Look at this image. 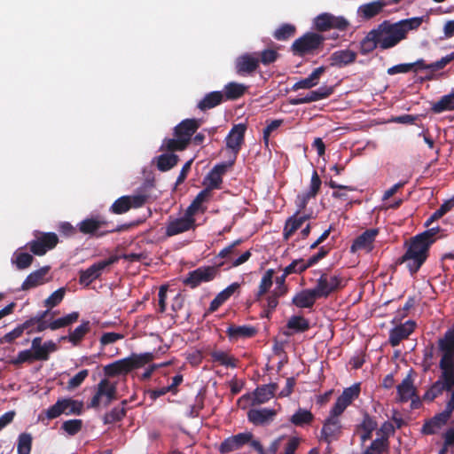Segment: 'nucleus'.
<instances>
[{
  "label": "nucleus",
  "instance_id": "1",
  "mask_svg": "<svg viewBox=\"0 0 454 454\" xmlns=\"http://www.w3.org/2000/svg\"><path fill=\"white\" fill-rule=\"evenodd\" d=\"M424 17H413L392 23L384 20L373 28L380 50L394 48L400 42L406 39L410 30H415L420 27Z\"/></svg>",
  "mask_w": 454,
  "mask_h": 454
},
{
  "label": "nucleus",
  "instance_id": "2",
  "mask_svg": "<svg viewBox=\"0 0 454 454\" xmlns=\"http://www.w3.org/2000/svg\"><path fill=\"white\" fill-rule=\"evenodd\" d=\"M438 229H430L411 239L405 254L399 259L400 263H406L411 274L416 273L427 258L430 246L434 243V236Z\"/></svg>",
  "mask_w": 454,
  "mask_h": 454
},
{
  "label": "nucleus",
  "instance_id": "3",
  "mask_svg": "<svg viewBox=\"0 0 454 454\" xmlns=\"http://www.w3.org/2000/svg\"><path fill=\"white\" fill-rule=\"evenodd\" d=\"M128 225L110 226L109 222L99 216L85 218L77 224L78 231L83 235L96 238H101L113 232H120L128 229Z\"/></svg>",
  "mask_w": 454,
  "mask_h": 454
},
{
  "label": "nucleus",
  "instance_id": "4",
  "mask_svg": "<svg viewBox=\"0 0 454 454\" xmlns=\"http://www.w3.org/2000/svg\"><path fill=\"white\" fill-rule=\"evenodd\" d=\"M325 41V37L323 35L316 32H307L294 40L291 50L294 55L299 57L313 55L323 47Z\"/></svg>",
  "mask_w": 454,
  "mask_h": 454
},
{
  "label": "nucleus",
  "instance_id": "5",
  "mask_svg": "<svg viewBox=\"0 0 454 454\" xmlns=\"http://www.w3.org/2000/svg\"><path fill=\"white\" fill-rule=\"evenodd\" d=\"M349 26V21L343 16H334L329 12H323L313 20V27L318 32H325L330 29L345 32Z\"/></svg>",
  "mask_w": 454,
  "mask_h": 454
},
{
  "label": "nucleus",
  "instance_id": "6",
  "mask_svg": "<svg viewBox=\"0 0 454 454\" xmlns=\"http://www.w3.org/2000/svg\"><path fill=\"white\" fill-rule=\"evenodd\" d=\"M223 263L215 266L200 267L187 274L183 279V284L191 288H196L202 283L212 281L219 273Z\"/></svg>",
  "mask_w": 454,
  "mask_h": 454
},
{
  "label": "nucleus",
  "instance_id": "7",
  "mask_svg": "<svg viewBox=\"0 0 454 454\" xmlns=\"http://www.w3.org/2000/svg\"><path fill=\"white\" fill-rule=\"evenodd\" d=\"M118 261V255H111L106 260L93 263L84 270H80L79 283L85 286H90L94 280L99 278L105 269L116 263Z\"/></svg>",
  "mask_w": 454,
  "mask_h": 454
},
{
  "label": "nucleus",
  "instance_id": "8",
  "mask_svg": "<svg viewBox=\"0 0 454 454\" xmlns=\"http://www.w3.org/2000/svg\"><path fill=\"white\" fill-rule=\"evenodd\" d=\"M341 281L342 279L339 275L329 276L327 273L322 272L313 290L319 299L327 298L333 293L343 287Z\"/></svg>",
  "mask_w": 454,
  "mask_h": 454
},
{
  "label": "nucleus",
  "instance_id": "9",
  "mask_svg": "<svg viewBox=\"0 0 454 454\" xmlns=\"http://www.w3.org/2000/svg\"><path fill=\"white\" fill-rule=\"evenodd\" d=\"M59 243L58 235L54 232H43L35 239L30 241L27 246L30 251L38 256L44 255L49 250L53 249Z\"/></svg>",
  "mask_w": 454,
  "mask_h": 454
},
{
  "label": "nucleus",
  "instance_id": "10",
  "mask_svg": "<svg viewBox=\"0 0 454 454\" xmlns=\"http://www.w3.org/2000/svg\"><path fill=\"white\" fill-rule=\"evenodd\" d=\"M251 437H254L251 432L239 433L229 436L220 443L217 450L221 454H228L240 450L243 446L248 444Z\"/></svg>",
  "mask_w": 454,
  "mask_h": 454
},
{
  "label": "nucleus",
  "instance_id": "11",
  "mask_svg": "<svg viewBox=\"0 0 454 454\" xmlns=\"http://www.w3.org/2000/svg\"><path fill=\"white\" fill-rule=\"evenodd\" d=\"M247 130V125L244 123H239L234 125L230 130L229 134L225 138L226 147L234 153V160L238 153H239L242 145L245 141V133Z\"/></svg>",
  "mask_w": 454,
  "mask_h": 454
},
{
  "label": "nucleus",
  "instance_id": "12",
  "mask_svg": "<svg viewBox=\"0 0 454 454\" xmlns=\"http://www.w3.org/2000/svg\"><path fill=\"white\" fill-rule=\"evenodd\" d=\"M234 164V160L227 162L216 164L205 177L206 189L212 190L220 189L223 183V176Z\"/></svg>",
  "mask_w": 454,
  "mask_h": 454
},
{
  "label": "nucleus",
  "instance_id": "13",
  "mask_svg": "<svg viewBox=\"0 0 454 454\" xmlns=\"http://www.w3.org/2000/svg\"><path fill=\"white\" fill-rule=\"evenodd\" d=\"M341 428L342 427L339 416H333L330 413L328 418L324 421L321 429V440L331 443L333 440H337L340 437Z\"/></svg>",
  "mask_w": 454,
  "mask_h": 454
},
{
  "label": "nucleus",
  "instance_id": "14",
  "mask_svg": "<svg viewBox=\"0 0 454 454\" xmlns=\"http://www.w3.org/2000/svg\"><path fill=\"white\" fill-rule=\"evenodd\" d=\"M259 67V58L251 53L239 56L235 60V71L240 76L253 75Z\"/></svg>",
  "mask_w": 454,
  "mask_h": 454
},
{
  "label": "nucleus",
  "instance_id": "15",
  "mask_svg": "<svg viewBox=\"0 0 454 454\" xmlns=\"http://www.w3.org/2000/svg\"><path fill=\"white\" fill-rule=\"evenodd\" d=\"M242 243V239H237L233 241L231 245L222 249L218 257L226 258L228 261L231 262V267H238L243 263H245L251 256L250 251H246L239 257L235 258V256L239 254L238 246Z\"/></svg>",
  "mask_w": 454,
  "mask_h": 454
},
{
  "label": "nucleus",
  "instance_id": "16",
  "mask_svg": "<svg viewBox=\"0 0 454 454\" xmlns=\"http://www.w3.org/2000/svg\"><path fill=\"white\" fill-rule=\"evenodd\" d=\"M201 121L199 119H185L177 124L174 129L175 137H179L185 144L189 145L192 135L200 127Z\"/></svg>",
  "mask_w": 454,
  "mask_h": 454
},
{
  "label": "nucleus",
  "instance_id": "17",
  "mask_svg": "<svg viewBox=\"0 0 454 454\" xmlns=\"http://www.w3.org/2000/svg\"><path fill=\"white\" fill-rule=\"evenodd\" d=\"M413 371L411 370L407 376L403 380V381L397 386V395L398 400L401 403H407L409 400L412 401L411 406L416 408L415 401L413 397L419 398L417 395V389L414 387L413 379H412Z\"/></svg>",
  "mask_w": 454,
  "mask_h": 454
},
{
  "label": "nucleus",
  "instance_id": "18",
  "mask_svg": "<svg viewBox=\"0 0 454 454\" xmlns=\"http://www.w3.org/2000/svg\"><path fill=\"white\" fill-rule=\"evenodd\" d=\"M450 418L451 416L444 411L435 414L433 418L425 421L421 433L427 435L438 434L447 425Z\"/></svg>",
  "mask_w": 454,
  "mask_h": 454
},
{
  "label": "nucleus",
  "instance_id": "19",
  "mask_svg": "<svg viewBox=\"0 0 454 454\" xmlns=\"http://www.w3.org/2000/svg\"><path fill=\"white\" fill-rule=\"evenodd\" d=\"M416 324L412 320H408L404 324H401L389 332V344L396 347L403 340L407 339L414 331Z\"/></svg>",
  "mask_w": 454,
  "mask_h": 454
},
{
  "label": "nucleus",
  "instance_id": "20",
  "mask_svg": "<svg viewBox=\"0 0 454 454\" xmlns=\"http://www.w3.org/2000/svg\"><path fill=\"white\" fill-rule=\"evenodd\" d=\"M195 225V219L192 215L185 214L184 217L171 221L166 227V235L172 237L179 233L193 229Z\"/></svg>",
  "mask_w": 454,
  "mask_h": 454
},
{
  "label": "nucleus",
  "instance_id": "21",
  "mask_svg": "<svg viewBox=\"0 0 454 454\" xmlns=\"http://www.w3.org/2000/svg\"><path fill=\"white\" fill-rule=\"evenodd\" d=\"M452 60H454V52H451L442 57L440 60L431 64H427L426 61L422 59L410 64L412 65L411 71L415 73H418L421 70H430L431 72H436L443 69Z\"/></svg>",
  "mask_w": 454,
  "mask_h": 454
},
{
  "label": "nucleus",
  "instance_id": "22",
  "mask_svg": "<svg viewBox=\"0 0 454 454\" xmlns=\"http://www.w3.org/2000/svg\"><path fill=\"white\" fill-rule=\"evenodd\" d=\"M378 234L379 229L377 228L366 230L353 241L350 247L351 251L356 252L362 249L371 251L372 248V243Z\"/></svg>",
  "mask_w": 454,
  "mask_h": 454
},
{
  "label": "nucleus",
  "instance_id": "23",
  "mask_svg": "<svg viewBox=\"0 0 454 454\" xmlns=\"http://www.w3.org/2000/svg\"><path fill=\"white\" fill-rule=\"evenodd\" d=\"M357 54L356 51L349 49L339 50L331 54L329 57L330 66L336 67H343L353 64L356 59Z\"/></svg>",
  "mask_w": 454,
  "mask_h": 454
},
{
  "label": "nucleus",
  "instance_id": "24",
  "mask_svg": "<svg viewBox=\"0 0 454 454\" xmlns=\"http://www.w3.org/2000/svg\"><path fill=\"white\" fill-rule=\"evenodd\" d=\"M51 270L50 266H43L31 272L21 285V290L27 291L38 286L44 284L47 279L46 276Z\"/></svg>",
  "mask_w": 454,
  "mask_h": 454
},
{
  "label": "nucleus",
  "instance_id": "25",
  "mask_svg": "<svg viewBox=\"0 0 454 454\" xmlns=\"http://www.w3.org/2000/svg\"><path fill=\"white\" fill-rule=\"evenodd\" d=\"M276 414L277 412L273 409H251L247 412V419L255 426H262L272 421Z\"/></svg>",
  "mask_w": 454,
  "mask_h": 454
},
{
  "label": "nucleus",
  "instance_id": "26",
  "mask_svg": "<svg viewBox=\"0 0 454 454\" xmlns=\"http://www.w3.org/2000/svg\"><path fill=\"white\" fill-rule=\"evenodd\" d=\"M133 371L131 361L129 357H125L104 367V372L107 377H116L121 374H127Z\"/></svg>",
  "mask_w": 454,
  "mask_h": 454
},
{
  "label": "nucleus",
  "instance_id": "27",
  "mask_svg": "<svg viewBox=\"0 0 454 454\" xmlns=\"http://www.w3.org/2000/svg\"><path fill=\"white\" fill-rule=\"evenodd\" d=\"M317 299L313 288L303 289L294 296L292 303L300 309H311Z\"/></svg>",
  "mask_w": 454,
  "mask_h": 454
},
{
  "label": "nucleus",
  "instance_id": "28",
  "mask_svg": "<svg viewBox=\"0 0 454 454\" xmlns=\"http://www.w3.org/2000/svg\"><path fill=\"white\" fill-rule=\"evenodd\" d=\"M386 5L387 3L383 0H376L364 4L358 7L357 14L362 19L369 20L379 15Z\"/></svg>",
  "mask_w": 454,
  "mask_h": 454
},
{
  "label": "nucleus",
  "instance_id": "29",
  "mask_svg": "<svg viewBox=\"0 0 454 454\" xmlns=\"http://www.w3.org/2000/svg\"><path fill=\"white\" fill-rule=\"evenodd\" d=\"M256 333V328L251 325H230L226 329V335L230 340L252 338L255 336Z\"/></svg>",
  "mask_w": 454,
  "mask_h": 454
},
{
  "label": "nucleus",
  "instance_id": "30",
  "mask_svg": "<svg viewBox=\"0 0 454 454\" xmlns=\"http://www.w3.org/2000/svg\"><path fill=\"white\" fill-rule=\"evenodd\" d=\"M378 423L374 418L365 412L363 416L362 422L357 426V432L362 431L360 434V440L364 443L372 436V432L377 429Z\"/></svg>",
  "mask_w": 454,
  "mask_h": 454
},
{
  "label": "nucleus",
  "instance_id": "31",
  "mask_svg": "<svg viewBox=\"0 0 454 454\" xmlns=\"http://www.w3.org/2000/svg\"><path fill=\"white\" fill-rule=\"evenodd\" d=\"M439 349L442 352V358L454 359V329H449L438 340Z\"/></svg>",
  "mask_w": 454,
  "mask_h": 454
},
{
  "label": "nucleus",
  "instance_id": "32",
  "mask_svg": "<svg viewBox=\"0 0 454 454\" xmlns=\"http://www.w3.org/2000/svg\"><path fill=\"white\" fill-rule=\"evenodd\" d=\"M439 367L442 374L439 380H442L449 387H454V359L441 358Z\"/></svg>",
  "mask_w": 454,
  "mask_h": 454
},
{
  "label": "nucleus",
  "instance_id": "33",
  "mask_svg": "<svg viewBox=\"0 0 454 454\" xmlns=\"http://www.w3.org/2000/svg\"><path fill=\"white\" fill-rule=\"evenodd\" d=\"M224 101V96L222 91H212L204 96V98L198 103L197 107L205 112L212 109Z\"/></svg>",
  "mask_w": 454,
  "mask_h": 454
},
{
  "label": "nucleus",
  "instance_id": "34",
  "mask_svg": "<svg viewBox=\"0 0 454 454\" xmlns=\"http://www.w3.org/2000/svg\"><path fill=\"white\" fill-rule=\"evenodd\" d=\"M431 111L434 114H442L445 111H454V90L449 94L443 95L436 102L431 104Z\"/></svg>",
  "mask_w": 454,
  "mask_h": 454
},
{
  "label": "nucleus",
  "instance_id": "35",
  "mask_svg": "<svg viewBox=\"0 0 454 454\" xmlns=\"http://www.w3.org/2000/svg\"><path fill=\"white\" fill-rule=\"evenodd\" d=\"M278 386L277 383H270L268 385H262L261 387H258L254 392V403L259 404L266 403L271 397L274 396V393L278 389Z\"/></svg>",
  "mask_w": 454,
  "mask_h": 454
},
{
  "label": "nucleus",
  "instance_id": "36",
  "mask_svg": "<svg viewBox=\"0 0 454 454\" xmlns=\"http://www.w3.org/2000/svg\"><path fill=\"white\" fill-rule=\"evenodd\" d=\"M90 331V321H83L74 331L70 332L68 336L61 337V340H68L74 346L78 345Z\"/></svg>",
  "mask_w": 454,
  "mask_h": 454
},
{
  "label": "nucleus",
  "instance_id": "37",
  "mask_svg": "<svg viewBox=\"0 0 454 454\" xmlns=\"http://www.w3.org/2000/svg\"><path fill=\"white\" fill-rule=\"evenodd\" d=\"M315 417L313 413L306 409L299 408L290 418L289 421L295 427L310 425Z\"/></svg>",
  "mask_w": 454,
  "mask_h": 454
},
{
  "label": "nucleus",
  "instance_id": "38",
  "mask_svg": "<svg viewBox=\"0 0 454 454\" xmlns=\"http://www.w3.org/2000/svg\"><path fill=\"white\" fill-rule=\"evenodd\" d=\"M247 90V86L231 82L224 86L223 96L226 100H235L241 98Z\"/></svg>",
  "mask_w": 454,
  "mask_h": 454
},
{
  "label": "nucleus",
  "instance_id": "39",
  "mask_svg": "<svg viewBox=\"0 0 454 454\" xmlns=\"http://www.w3.org/2000/svg\"><path fill=\"white\" fill-rule=\"evenodd\" d=\"M210 356L213 363H217L220 365L231 368L238 366L239 360L225 351L214 350L210 353Z\"/></svg>",
  "mask_w": 454,
  "mask_h": 454
},
{
  "label": "nucleus",
  "instance_id": "40",
  "mask_svg": "<svg viewBox=\"0 0 454 454\" xmlns=\"http://www.w3.org/2000/svg\"><path fill=\"white\" fill-rule=\"evenodd\" d=\"M127 400H123L120 405L113 408L109 412H106L103 417L104 424H114L121 421L126 416V404Z\"/></svg>",
  "mask_w": 454,
  "mask_h": 454
},
{
  "label": "nucleus",
  "instance_id": "41",
  "mask_svg": "<svg viewBox=\"0 0 454 454\" xmlns=\"http://www.w3.org/2000/svg\"><path fill=\"white\" fill-rule=\"evenodd\" d=\"M377 48H380L379 42L377 41L373 29H372L361 40L359 52L362 55L366 56Z\"/></svg>",
  "mask_w": 454,
  "mask_h": 454
},
{
  "label": "nucleus",
  "instance_id": "42",
  "mask_svg": "<svg viewBox=\"0 0 454 454\" xmlns=\"http://www.w3.org/2000/svg\"><path fill=\"white\" fill-rule=\"evenodd\" d=\"M63 414L66 415H81L83 411V403L82 401L74 400L72 398H62Z\"/></svg>",
  "mask_w": 454,
  "mask_h": 454
},
{
  "label": "nucleus",
  "instance_id": "43",
  "mask_svg": "<svg viewBox=\"0 0 454 454\" xmlns=\"http://www.w3.org/2000/svg\"><path fill=\"white\" fill-rule=\"evenodd\" d=\"M211 197V192H209V189H203L201 190L195 199L192 200L191 205L188 207L186 210V215H194L200 208L203 202L209 200Z\"/></svg>",
  "mask_w": 454,
  "mask_h": 454
},
{
  "label": "nucleus",
  "instance_id": "44",
  "mask_svg": "<svg viewBox=\"0 0 454 454\" xmlns=\"http://www.w3.org/2000/svg\"><path fill=\"white\" fill-rule=\"evenodd\" d=\"M179 161V157L174 153H163L157 157V168L165 172L174 168Z\"/></svg>",
  "mask_w": 454,
  "mask_h": 454
},
{
  "label": "nucleus",
  "instance_id": "45",
  "mask_svg": "<svg viewBox=\"0 0 454 454\" xmlns=\"http://www.w3.org/2000/svg\"><path fill=\"white\" fill-rule=\"evenodd\" d=\"M102 390V396L106 397V405H108L113 400H115L117 390L115 385L112 384L108 380L103 379L98 384V391Z\"/></svg>",
  "mask_w": 454,
  "mask_h": 454
},
{
  "label": "nucleus",
  "instance_id": "46",
  "mask_svg": "<svg viewBox=\"0 0 454 454\" xmlns=\"http://www.w3.org/2000/svg\"><path fill=\"white\" fill-rule=\"evenodd\" d=\"M286 327L295 333H304L309 329L310 325L309 320L302 316H292L287 321Z\"/></svg>",
  "mask_w": 454,
  "mask_h": 454
},
{
  "label": "nucleus",
  "instance_id": "47",
  "mask_svg": "<svg viewBox=\"0 0 454 454\" xmlns=\"http://www.w3.org/2000/svg\"><path fill=\"white\" fill-rule=\"evenodd\" d=\"M274 270L269 269L263 274L257 294H255L256 301H259L271 287L273 284Z\"/></svg>",
  "mask_w": 454,
  "mask_h": 454
},
{
  "label": "nucleus",
  "instance_id": "48",
  "mask_svg": "<svg viewBox=\"0 0 454 454\" xmlns=\"http://www.w3.org/2000/svg\"><path fill=\"white\" fill-rule=\"evenodd\" d=\"M79 318V313L74 311L65 317H59L58 319L53 320L49 324V328L52 331L57 329L68 326L73 323H75Z\"/></svg>",
  "mask_w": 454,
  "mask_h": 454
},
{
  "label": "nucleus",
  "instance_id": "49",
  "mask_svg": "<svg viewBox=\"0 0 454 454\" xmlns=\"http://www.w3.org/2000/svg\"><path fill=\"white\" fill-rule=\"evenodd\" d=\"M452 388L449 387L442 380H436L431 387L425 393L424 399L428 401L434 400L437 396L442 394L443 391H450Z\"/></svg>",
  "mask_w": 454,
  "mask_h": 454
},
{
  "label": "nucleus",
  "instance_id": "50",
  "mask_svg": "<svg viewBox=\"0 0 454 454\" xmlns=\"http://www.w3.org/2000/svg\"><path fill=\"white\" fill-rule=\"evenodd\" d=\"M378 437L376 440L381 441L388 448V439L395 434V427L389 421H385L376 432Z\"/></svg>",
  "mask_w": 454,
  "mask_h": 454
},
{
  "label": "nucleus",
  "instance_id": "51",
  "mask_svg": "<svg viewBox=\"0 0 454 454\" xmlns=\"http://www.w3.org/2000/svg\"><path fill=\"white\" fill-rule=\"evenodd\" d=\"M296 27L292 24H283L273 33V37L278 41H286L295 35Z\"/></svg>",
  "mask_w": 454,
  "mask_h": 454
},
{
  "label": "nucleus",
  "instance_id": "52",
  "mask_svg": "<svg viewBox=\"0 0 454 454\" xmlns=\"http://www.w3.org/2000/svg\"><path fill=\"white\" fill-rule=\"evenodd\" d=\"M129 359L131 361V365L133 370L143 367L146 364H149L154 359L153 353L145 352L143 354H131L129 356Z\"/></svg>",
  "mask_w": 454,
  "mask_h": 454
},
{
  "label": "nucleus",
  "instance_id": "53",
  "mask_svg": "<svg viewBox=\"0 0 454 454\" xmlns=\"http://www.w3.org/2000/svg\"><path fill=\"white\" fill-rule=\"evenodd\" d=\"M297 215H298L295 213L286 220L283 231L285 239H288L302 225L301 220L297 218Z\"/></svg>",
  "mask_w": 454,
  "mask_h": 454
},
{
  "label": "nucleus",
  "instance_id": "54",
  "mask_svg": "<svg viewBox=\"0 0 454 454\" xmlns=\"http://www.w3.org/2000/svg\"><path fill=\"white\" fill-rule=\"evenodd\" d=\"M188 145L179 137L165 138L161 145V150L168 152L184 151L187 148Z\"/></svg>",
  "mask_w": 454,
  "mask_h": 454
},
{
  "label": "nucleus",
  "instance_id": "55",
  "mask_svg": "<svg viewBox=\"0 0 454 454\" xmlns=\"http://www.w3.org/2000/svg\"><path fill=\"white\" fill-rule=\"evenodd\" d=\"M32 448V436L30 434L22 433L19 435L17 452L18 454H30Z\"/></svg>",
  "mask_w": 454,
  "mask_h": 454
},
{
  "label": "nucleus",
  "instance_id": "56",
  "mask_svg": "<svg viewBox=\"0 0 454 454\" xmlns=\"http://www.w3.org/2000/svg\"><path fill=\"white\" fill-rule=\"evenodd\" d=\"M130 209L129 196H121L110 207V211L115 215H121Z\"/></svg>",
  "mask_w": 454,
  "mask_h": 454
},
{
  "label": "nucleus",
  "instance_id": "57",
  "mask_svg": "<svg viewBox=\"0 0 454 454\" xmlns=\"http://www.w3.org/2000/svg\"><path fill=\"white\" fill-rule=\"evenodd\" d=\"M83 426L82 419H74L66 420L62 423L61 428L69 435H75L78 434Z\"/></svg>",
  "mask_w": 454,
  "mask_h": 454
},
{
  "label": "nucleus",
  "instance_id": "58",
  "mask_svg": "<svg viewBox=\"0 0 454 454\" xmlns=\"http://www.w3.org/2000/svg\"><path fill=\"white\" fill-rule=\"evenodd\" d=\"M65 294L66 289L64 287L59 288L44 301V306L49 309L58 306L63 301Z\"/></svg>",
  "mask_w": 454,
  "mask_h": 454
},
{
  "label": "nucleus",
  "instance_id": "59",
  "mask_svg": "<svg viewBox=\"0 0 454 454\" xmlns=\"http://www.w3.org/2000/svg\"><path fill=\"white\" fill-rule=\"evenodd\" d=\"M35 359L33 356V351L32 349H25L22 351H20L18 353V356L11 360V364L16 366H19L24 363L32 364L35 362Z\"/></svg>",
  "mask_w": 454,
  "mask_h": 454
},
{
  "label": "nucleus",
  "instance_id": "60",
  "mask_svg": "<svg viewBox=\"0 0 454 454\" xmlns=\"http://www.w3.org/2000/svg\"><path fill=\"white\" fill-rule=\"evenodd\" d=\"M33 261L34 257L30 254L22 252L16 254L13 262L19 270H25L32 264Z\"/></svg>",
  "mask_w": 454,
  "mask_h": 454
},
{
  "label": "nucleus",
  "instance_id": "61",
  "mask_svg": "<svg viewBox=\"0 0 454 454\" xmlns=\"http://www.w3.org/2000/svg\"><path fill=\"white\" fill-rule=\"evenodd\" d=\"M283 123V120H272L263 129V144L265 147H269L270 134L277 130Z\"/></svg>",
  "mask_w": 454,
  "mask_h": 454
},
{
  "label": "nucleus",
  "instance_id": "62",
  "mask_svg": "<svg viewBox=\"0 0 454 454\" xmlns=\"http://www.w3.org/2000/svg\"><path fill=\"white\" fill-rule=\"evenodd\" d=\"M89 375V370L83 369L72 377L67 382V389L73 390L82 385Z\"/></svg>",
  "mask_w": 454,
  "mask_h": 454
},
{
  "label": "nucleus",
  "instance_id": "63",
  "mask_svg": "<svg viewBox=\"0 0 454 454\" xmlns=\"http://www.w3.org/2000/svg\"><path fill=\"white\" fill-rule=\"evenodd\" d=\"M258 55L260 56L259 63L262 62L265 66L274 63L279 57V53L272 49H266Z\"/></svg>",
  "mask_w": 454,
  "mask_h": 454
},
{
  "label": "nucleus",
  "instance_id": "64",
  "mask_svg": "<svg viewBox=\"0 0 454 454\" xmlns=\"http://www.w3.org/2000/svg\"><path fill=\"white\" fill-rule=\"evenodd\" d=\"M387 447L380 440H373L369 447L362 454H382Z\"/></svg>",
  "mask_w": 454,
  "mask_h": 454
}]
</instances>
